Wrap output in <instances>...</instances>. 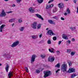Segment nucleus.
Instances as JSON below:
<instances>
[{
    "label": "nucleus",
    "mask_w": 78,
    "mask_h": 78,
    "mask_svg": "<svg viewBox=\"0 0 78 78\" xmlns=\"http://www.w3.org/2000/svg\"><path fill=\"white\" fill-rule=\"evenodd\" d=\"M67 66L66 64H63L62 65L61 70L62 72H67Z\"/></svg>",
    "instance_id": "f257e3e1"
},
{
    "label": "nucleus",
    "mask_w": 78,
    "mask_h": 78,
    "mask_svg": "<svg viewBox=\"0 0 78 78\" xmlns=\"http://www.w3.org/2000/svg\"><path fill=\"white\" fill-rule=\"evenodd\" d=\"M44 74V77L46 78L48 76L50 75H51V73L50 71H45L43 72Z\"/></svg>",
    "instance_id": "f03ea898"
},
{
    "label": "nucleus",
    "mask_w": 78,
    "mask_h": 78,
    "mask_svg": "<svg viewBox=\"0 0 78 78\" xmlns=\"http://www.w3.org/2000/svg\"><path fill=\"white\" fill-rule=\"evenodd\" d=\"M19 41H16L15 42H14L11 45V47L12 48H14V47H16L17 45H19Z\"/></svg>",
    "instance_id": "7ed1b4c3"
},
{
    "label": "nucleus",
    "mask_w": 78,
    "mask_h": 78,
    "mask_svg": "<svg viewBox=\"0 0 78 78\" xmlns=\"http://www.w3.org/2000/svg\"><path fill=\"white\" fill-rule=\"evenodd\" d=\"M55 58H54V57H52L51 56H49L48 59V61H50L51 62H53L54 61H55Z\"/></svg>",
    "instance_id": "20e7f679"
},
{
    "label": "nucleus",
    "mask_w": 78,
    "mask_h": 78,
    "mask_svg": "<svg viewBox=\"0 0 78 78\" xmlns=\"http://www.w3.org/2000/svg\"><path fill=\"white\" fill-rule=\"evenodd\" d=\"M36 56L35 55H32L31 60V62L32 64L34 62L35 59H36Z\"/></svg>",
    "instance_id": "39448f33"
},
{
    "label": "nucleus",
    "mask_w": 78,
    "mask_h": 78,
    "mask_svg": "<svg viewBox=\"0 0 78 78\" xmlns=\"http://www.w3.org/2000/svg\"><path fill=\"white\" fill-rule=\"evenodd\" d=\"M68 73H75V69L74 68H70L68 71Z\"/></svg>",
    "instance_id": "423d86ee"
},
{
    "label": "nucleus",
    "mask_w": 78,
    "mask_h": 78,
    "mask_svg": "<svg viewBox=\"0 0 78 78\" xmlns=\"http://www.w3.org/2000/svg\"><path fill=\"white\" fill-rule=\"evenodd\" d=\"M47 33L50 36H53V35H55V34L53 33V32L51 30H49L47 32Z\"/></svg>",
    "instance_id": "0eeeda50"
},
{
    "label": "nucleus",
    "mask_w": 78,
    "mask_h": 78,
    "mask_svg": "<svg viewBox=\"0 0 78 78\" xmlns=\"http://www.w3.org/2000/svg\"><path fill=\"white\" fill-rule=\"evenodd\" d=\"M58 6L59 8H61L62 9H63L65 8V6H64V4L63 3H60L58 5Z\"/></svg>",
    "instance_id": "6e6552de"
},
{
    "label": "nucleus",
    "mask_w": 78,
    "mask_h": 78,
    "mask_svg": "<svg viewBox=\"0 0 78 78\" xmlns=\"http://www.w3.org/2000/svg\"><path fill=\"white\" fill-rule=\"evenodd\" d=\"M37 25V22H34L33 24H32L31 26L34 29H36V26Z\"/></svg>",
    "instance_id": "1a4fd4ad"
},
{
    "label": "nucleus",
    "mask_w": 78,
    "mask_h": 78,
    "mask_svg": "<svg viewBox=\"0 0 78 78\" xmlns=\"http://www.w3.org/2000/svg\"><path fill=\"white\" fill-rule=\"evenodd\" d=\"M4 10H2V11L1 14H0V17H5L6 16V13L4 12Z\"/></svg>",
    "instance_id": "9d476101"
},
{
    "label": "nucleus",
    "mask_w": 78,
    "mask_h": 78,
    "mask_svg": "<svg viewBox=\"0 0 78 78\" xmlns=\"http://www.w3.org/2000/svg\"><path fill=\"white\" fill-rule=\"evenodd\" d=\"M35 15L36 17H38L39 19H41L42 20H44V18L42 17V16H41V15L37 14H36Z\"/></svg>",
    "instance_id": "9b49d317"
},
{
    "label": "nucleus",
    "mask_w": 78,
    "mask_h": 78,
    "mask_svg": "<svg viewBox=\"0 0 78 78\" xmlns=\"http://www.w3.org/2000/svg\"><path fill=\"white\" fill-rule=\"evenodd\" d=\"M62 37L63 39H66V40H68V37H67L66 35L64 34H62Z\"/></svg>",
    "instance_id": "f8f14e48"
},
{
    "label": "nucleus",
    "mask_w": 78,
    "mask_h": 78,
    "mask_svg": "<svg viewBox=\"0 0 78 78\" xmlns=\"http://www.w3.org/2000/svg\"><path fill=\"white\" fill-rule=\"evenodd\" d=\"M5 27V24H2L1 25V26L0 27V31L1 32H2V29H3V28H4Z\"/></svg>",
    "instance_id": "ddd939ff"
},
{
    "label": "nucleus",
    "mask_w": 78,
    "mask_h": 78,
    "mask_svg": "<svg viewBox=\"0 0 78 78\" xmlns=\"http://www.w3.org/2000/svg\"><path fill=\"white\" fill-rule=\"evenodd\" d=\"M6 72H8V70H9V65H7L6 66V67L5 68Z\"/></svg>",
    "instance_id": "4468645a"
},
{
    "label": "nucleus",
    "mask_w": 78,
    "mask_h": 78,
    "mask_svg": "<svg viewBox=\"0 0 78 78\" xmlns=\"http://www.w3.org/2000/svg\"><path fill=\"white\" fill-rule=\"evenodd\" d=\"M48 22H49V23H50L51 24H55V22H53L52 20H48Z\"/></svg>",
    "instance_id": "2eb2a0df"
},
{
    "label": "nucleus",
    "mask_w": 78,
    "mask_h": 78,
    "mask_svg": "<svg viewBox=\"0 0 78 78\" xmlns=\"http://www.w3.org/2000/svg\"><path fill=\"white\" fill-rule=\"evenodd\" d=\"M7 58L8 59H9V58H11V56H10V55H7L5 53L3 55V56H7Z\"/></svg>",
    "instance_id": "dca6fc26"
},
{
    "label": "nucleus",
    "mask_w": 78,
    "mask_h": 78,
    "mask_svg": "<svg viewBox=\"0 0 78 78\" xmlns=\"http://www.w3.org/2000/svg\"><path fill=\"white\" fill-rule=\"evenodd\" d=\"M29 11L30 12H34V10L33 9H32V7H30L29 9Z\"/></svg>",
    "instance_id": "f3484780"
},
{
    "label": "nucleus",
    "mask_w": 78,
    "mask_h": 78,
    "mask_svg": "<svg viewBox=\"0 0 78 78\" xmlns=\"http://www.w3.org/2000/svg\"><path fill=\"white\" fill-rule=\"evenodd\" d=\"M51 50L50 49H49V51L50 52H51V53H54V51H54V49H53V48H51Z\"/></svg>",
    "instance_id": "a211bd4d"
},
{
    "label": "nucleus",
    "mask_w": 78,
    "mask_h": 78,
    "mask_svg": "<svg viewBox=\"0 0 78 78\" xmlns=\"http://www.w3.org/2000/svg\"><path fill=\"white\" fill-rule=\"evenodd\" d=\"M53 19H55V20H59V17L58 16H53Z\"/></svg>",
    "instance_id": "6ab92c4d"
},
{
    "label": "nucleus",
    "mask_w": 78,
    "mask_h": 78,
    "mask_svg": "<svg viewBox=\"0 0 78 78\" xmlns=\"http://www.w3.org/2000/svg\"><path fill=\"white\" fill-rule=\"evenodd\" d=\"M70 29L72 31H74L75 29H76V27H70Z\"/></svg>",
    "instance_id": "aec40b11"
},
{
    "label": "nucleus",
    "mask_w": 78,
    "mask_h": 78,
    "mask_svg": "<svg viewBox=\"0 0 78 78\" xmlns=\"http://www.w3.org/2000/svg\"><path fill=\"white\" fill-rule=\"evenodd\" d=\"M66 12L67 13V14H70V9H67L66 10Z\"/></svg>",
    "instance_id": "412c9836"
},
{
    "label": "nucleus",
    "mask_w": 78,
    "mask_h": 78,
    "mask_svg": "<svg viewBox=\"0 0 78 78\" xmlns=\"http://www.w3.org/2000/svg\"><path fill=\"white\" fill-rule=\"evenodd\" d=\"M55 67H58V68H59L60 67V63H58L55 66Z\"/></svg>",
    "instance_id": "4be33fe9"
},
{
    "label": "nucleus",
    "mask_w": 78,
    "mask_h": 78,
    "mask_svg": "<svg viewBox=\"0 0 78 78\" xmlns=\"http://www.w3.org/2000/svg\"><path fill=\"white\" fill-rule=\"evenodd\" d=\"M31 37L33 39H35L37 38V36L34 35L32 36Z\"/></svg>",
    "instance_id": "5701e85b"
},
{
    "label": "nucleus",
    "mask_w": 78,
    "mask_h": 78,
    "mask_svg": "<svg viewBox=\"0 0 78 78\" xmlns=\"http://www.w3.org/2000/svg\"><path fill=\"white\" fill-rule=\"evenodd\" d=\"M37 1L39 3H42L44 2V0H37Z\"/></svg>",
    "instance_id": "b1692460"
},
{
    "label": "nucleus",
    "mask_w": 78,
    "mask_h": 78,
    "mask_svg": "<svg viewBox=\"0 0 78 78\" xmlns=\"http://www.w3.org/2000/svg\"><path fill=\"white\" fill-rule=\"evenodd\" d=\"M19 30L20 31H23L24 30V27H22Z\"/></svg>",
    "instance_id": "393cba45"
},
{
    "label": "nucleus",
    "mask_w": 78,
    "mask_h": 78,
    "mask_svg": "<svg viewBox=\"0 0 78 78\" xmlns=\"http://www.w3.org/2000/svg\"><path fill=\"white\" fill-rule=\"evenodd\" d=\"M77 75H76L75 74H72L71 76V78H73L74 77H75V76H77Z\"/></svg>",
    "instance_id": "a878e982"
},
{
    "label": "nucleus",
    "mask_w": 78,
    "mask_h": 78,
    "mask_svg": "<svg viewBox=\"0 0 78 78\" xmlns=\"http://www.w3.org/2000/svg\"><path fill=\"white\" fill-rule=\"evenodd\" d=\"M11 71H10L8 75V76L9 77V78H11Z\"/></svg>",
    "instance_id": "bb28decb"
},
{
    "label": "nucleus",
    "mask_w": 78,
    "mask_h": 78,
    "mask_svg": "<svg viewBox=\"0 0 78 78\" xmlns=\"http://www.w3.org/2000/svg\"><path fill=\"white\" fill-rule=\"evenodd\" d=\"M48 44H51V42L50 40H48Z\"/></svg>",
    "instance_id": "cd10ccee"
},
{
    "label": "nucleus",
    "mask_w": 78,
    "mask_h": 78,
    "mask_svg": "<svg viewBox=\"0 0 78 78\" xmlns=\"http://www.w3.org/2000/svg\"><path fill=\"white\" fill-rule=\"evenodd\" d=\"M41 24H39L37 26V29L38 30V29H40L41 28Z\"/></svg>",
    "instance_id": "c85d7f7f"
},
{
    "label": "nucleus",
    "mask_w": 78,
    "mask_h": 78,
    "mask_svg": "<svg viewBox=\"0 0 78 78\" xmlns=\"http://www.w3.org/2000/svg\"><path fill=\"white\" fill-rule=\"evenodd\" d=\"M75 52L72 51L71 52V56H74V55H75Z\"/></svg>",
    "instance_id": "c756f323"
},
{
    "label": "nucleus",
    "mask_w": 78,
    "mask_h": 78,
    "mask_svg": "<svg viewBox=\"0 0 78 78\" xmlns=\"http://www.w3.org/2000/svg\"><path fill=\"white\" fill-rule=\"evenodd\" d=\"M68 63L69 66H70L72 65V62H71L68 61Z\"/></svg>",
    "instance_id": "7c9ffc66"
},
{
    "label": "nucleus",
    "mask_w": 78,
    "mask_h": 78,
    "mask_svg": "<svg viewBox=\"0 0 78 78\" xmlns=\"http://www.w3.org/2000/svg\"><path fill=\"white\" fill-rule=\"evenodd\" d=\"M16 2L18 3H20L21 2L22 0H16Z\"/></svg>",
    "instance_id": "2f4dec72"
},
{
    "label": "nucleus",
    "mask_w": 78,
    "mask_h": 78,
    "mask_svg": "<svg viewBox=\"0 0 78 78\" xmlns=\"http://www.w3.org/2000/svg\"><path fill=\"white\" fill-rule=\"evenodd\" d=\"M49 8H50V5H47L46 6V9H48Z\"/></svg>",
    "instance_id": "473e14b6"
},
{
    "label": "nucleus",
    "mask_w": 78,
    "mask_h": 78,
    "mask_svg": "<svg viewBox=\"0 0 78 78\" xmlns=\"http://www.w3.org/2000/svg\"><path fill=\"white\" fill-rule=\"evenodd\" d=\"M25 69L26 70V72H29V71H28V68L27 67H25Z\"/></svg>",
    "instance_id": "72a5a7b5"
},
{
    "label": "nucleus",
    "mask_w": 78,
    "mask_h": 78,
    "mask_svg": "<svg viewBox=\"0 0 78 78\" xmlns=\"http://www.w3.org/2000/svg\"><path fill=\"white\" fill-rule=\"evenodd\" d=\"M57 39V38H56V37H53V41H56Z\"/></svg>",
    "instance_id": "f704fd0d"
},
{
    "label": "nucleus",
    "mask_w": 78,
    "mask_h": 78,
    "mask_svg": "<svg viewBox=\"0 0 78 78\" xmlns=\"http://www.w3.org/2000/svg\"><path fill=\"white\" fill-rule=\"evenodd\" d=\"M36 73H40V71L39 70H36Z\"/></svg>",
    "instance_id": "c9c22d12"
},
{
    "label": "nucleus",
    "mask_w": 78,
    "mask_h": 78,
    "mask_svg": "<svg viewBox=\"0 0 78 78\" xmlns=\"http://www.w3.org/2000/svg\"><path fill=\"white\" fill-rule=\"evenodd\" d=\"M57 11V9H56V8H55L53 9V12H56Z\"/></svg>",
    "instance_id": "e433bc0d"
},
{
    "label": "nucleus",
    "mask_w": 78,
    "mask_h": 78,
    "mask_svg": "<svg viewBox=\"0 0 78 78\" xmlns=\"http://www.w3.org/2000/svg\"><path fill=\"white\" fill-rule=\"evenodd\" d=\"M9 22H14V19H10L9 20Z\"/></svg>",
    "instance_id": "4c0bfd02"
},
{
    "label": "nucleus",
    "mask_w": 78,
    "mask_h": 78,
    "mask_svg": "<svg viewBox=\"0 0 78 78\" xmlns=\"http://www.w3.org/2000/svg\"><path fill=\"white\" fill-rule=\"evenodd\" d=\"M41 58H42V59H44L45 57V55H41Z\"/></svg>",
    "instance_id": "58836bf2"
},
{
    "label": "nucleus",
    "mask_w": 78,
    "mask_h": 78,
    "mask_svg": "<svg viewBox=\"0 0 78 78\" xmlns=\"http://www.w3.org/2000/svg\"><path fill=\"white\" fill-rule=\"evenodd\" d=\"M71 41L72 42H75V39L74 38H72Z\"/></svg>",
    "instance_id": "ea45409f"
},
{
    "label": "nucleus",
    "mask_w": 78,
    "mask_h": 78,
    "mask_svg": "<svg viewBox=\"0 0 78 78\" xmlns=\"http://www.w3.org/2000/svg\"><path fill=\"white\" fill-rule=\"evenodd\" d=\"M12 11H11L8 12H6V13H7V14H9L10 13H12Z\"/></svg>",
    "instance_id": "a19ab883"
},
{
    "label": "nucleus",
    "mask_w": 78,
    "mask_h": 78,
    "mask_svg": "<svg viewBox=\"0 0 78 78\" xmlns=\"http://www.w3.org/2000/svg\"><path fill=\"white\" fill-rule=\"evenodd\" d=\"M67 42L68 43V44H70V41L69 40H68L67 41Z\"/></svg>",
    "instance_id": "79ce46f5"
},
{
    "label": "nucleus",
    "mask_w": 78,
    "mask_h": 78,
    "mask_svg": "<svg viewBox=\"0 0 78 78\" xmlns=\"http://www.w3.org/2000/svg\"><path fill=\"white\" fill-rule=\"evenodd\" d=\"M19 23H21V22H22V20H21V19H19Z\"/></svg>",
    "instance_id": "37998d69"
},
{
    "label": "nucleus",
    "mask_w": 78,
    "mask_h": 78,
    "mask_svg": "<svg viewBox=\"0 0 78 78\" xmlns=\"http://www.w3.org/2000/svg\"><path fill=\"white\" fill-rule=\"evenodd\" d=\"M56 53H57V54L58 55H59L60 53V52L59 51H57L56 52Z\"/></svg>",
    "instance_id": "c03bdc74"
},
{
    "label": "nucleus",
    "mask_w": 78,
    "mask_h": 78,
    "mask_svg": "<svg viewBox=\"0 0 78 78\" xmlns=\"http://www.w3.org/2000/svg\"><path fill=\"white\" fill-rule=\"evenodd\" d=\"M53 1H54L53 0H50L49 1L48 3H50L51 2H52Z\"/></svg>",
    "instance_id": "a18cd8bd"
},
{
    "label": "nucleus",
    "mask_w": 78,
    "mask_h": 78,
    "mask_svg": "<svg viewBox=\"0 0 78 78\" xmlns=\"http://www.w3.org/2000/svg\"><path fill=\"white\" fill-rule=\"evenodd\" d=\"M61 42H62V41H58V44L59 45H60V44H61Z\"/></svg>",
    "instance_id": "49530a36"
},
{
    "label": "nucleus",
    "mask_w": 78,
    "mask_h": 78,
    "mask_svg": "<svg viewBox=\"0 0 78 78\" xmlns=\"http://www.w3.org/2000/svg\"><path fill=\"white\" fill-rule=\"evenodd\" d=\"M71 50L70 49H67V52H69V53H70V52L71 51Z\"/></svg>",
    "instance_id": "de8ad7c7"
},
{
    "label": "nucleus",
    "mask_w": 78,
    "mask_h": 78,
    "mask_svg": "<svg viewBox=\"0 0 78 78\" xmlns=\"http://www.w3.org/2000/svg\"><path fill=\"white\" fill-rule=\"evenodd\" d=\"M61 20H65V19H64V18L62 17H61Z\"/></svg>",
    "instance_id": "09e8293b"
},
{
    "label": "nucleus",
    "mask_w": 78,
    "mask_h": 78,
    "mask_svg": "<svg viewBox=\"0 0 78 78\" xmlns=\"http://www.w3.org/2000/svg\"><path fill=\"white\" fill-rule=\"evenodd\" d=\"M42 34H41L39 36V38H41V37H42Z\"/></svg>",
    "instance_id": "8fccbe9b"
},
{
    "label": "nucleus",
    "mask_w": 78,
    "mask_h": 78,
    "mask_svg": "<svg viewBox=\"0 0 78 78\" xmlns=\"http://www.w3.org/2000/svg\"><path fill=\"white\" fill-rule=\"evenodd\" d=\"M60 70V69H58L57 71H56V73H58V72H59V71Z\"/></svg>",
    "instance_id": "3c124183"
},
{
    "label": "nucleus",
    "mask_w": 78,
    "mask_h": 78,
    "mask_svg": "<svg viewBox=\"0 0 78 78\" xmlns=\"http://www.w3.org/2000/svg\"><path fill=\"white\" fill-rule=\"evenodd\" d=\"M50 6L51 8H52V7H53V4H52L51 5H50Z\"/></svg>",
    "instance_id": "603ef678"
},
{
    "label": "nucleus",
    "mask_w": 78,
    "mask_h": 78,
    "mask_svg": "<svg viewBox=\"0 0 78 78\" xmlns=\"http://www.w3.org/2000/svg\"><path fill=\"white\" fill-rule=\"evenodd\" d=\"M73 2L74 3H76V0H74Z\"/></svg>",
    "instance_id": "864d4df0"
},
{
    "label": "nucleus",
    "mask_w": 78,
    "mask_h": 78,
    "mask_svg": "<svg viewBox=\"0 0 78 78\" xmlns=\"http://www.w3.org/2000/svg\"><path fill=\"white\" fill-rule=\"evenodd\" d=\"M13 7H15L16 6V5L15 4H13L12 5Z\"/></svg>",
    "instance_id": "5fc2aeb1"
},
{
    "label": "nucleus",
    "mask_w": 78,
    "mask_h": 78,
    "mask_svg": "<svg viewBox=\"0 0 78 78\" xmlns=\"http://www.w3.org/2000/svg\"><path fill=\"white\" fill-rule=\"evenodd\" d=\"M67 14H68V13H67H67H64L65 16H67Z\"/></svg>",
    "instance_id": "6e6d98bb"
},
{
    "label": "nucleus",
    "mask_w": 78,
    "mask_h": 78,
    "mask_svg": "<svg viewBox=\"0 0 78 78\" xmlns=\"http://www.w3.org/2000/svg\"><path fill=\"white\" fill-rule=\"evenodd\" d=\"M77 12L78 13V7L77 8Z\"/></svg>",
    "instance_id": "4d7b16f0"
},
{
    "label": "nucleus",
    "mask_w": 78,
    "mask_h": 78,
    "mask_svg": "<svg viewBox=\"0 0 78 78\" xmlns=\"http://www.w3.org/2000/svg\"><path fill=\"white\" fill-rule=\"evenodd\" d=\"M41 43H44V40H41Z\"/></svg>",
    "instance_id": "13d9d810"
},
{
    "label": "nucleus",
    "mask_w": 78,
    "mask_h": 78,
    "mask_svg": "<svg viewBox=\"0 0 78 78\" xmlns=\"http://www.w3.org/2000/svg\"><path fill=\"white\" fill-rule=\"evenodd\" d=\"M40 11V9H38L37 10H36V11Z\"/></svg>",
    "instance_id": "bf43d9fd"
},
{
    "label": "nucleus",
    "mask_w": 78,
    "mask_h": 78,
    "mask_svg": "<svg viewBox=\"0 0 78 78\" xmlns=\"http://www.w3.org/2000/svg\"><path fill=\"white\" fill-rule=\"evenodd\" d=\"M42 43V41H41L39 42V44H41Z\"/></svg>",
    "instance_id": "052dcab7"
},
{
    "label": "nucleus",
    "mask_w": 78,
    "mask_h": 78,
    "mask_svg": "<svg viewBox=\"0 0 78 78\" xmlns=\"http://www.w3.org/2000/svg\"><path fill=\"white\" fill-rule=\"evenodd\" d=\"M9 0H4V1H5V2H8Z\"/></svg>",
    "instance_id": "680f3d73"
},
{
    "label": "nucleus",
    "mask_w": 78,
    "mask_h": 78,
    "mask_svg": "<svg viewBox=\"0 0 78 78\" xmlns=\"http://www.w3.org/2000/svg\"><path fill=\"white\" fill-rule=\"evenodd\" d=\"M49 30L48 28H47L46 29V30Z\"/></svg>",
    "instance_id": "e2e57ef3"
},
{
    "label": "nucleus",
    "mask_w": 78,
    "mask_h": 78,
    "mask_svg": "<svg viewBox=\"0 0 78 78\" xmlns=\"http://www.w3.org/2000/svg\"><path fill=\"white\" fill-rule=\"evenodd\" d=\"M14 25V23H13L12 24V27H13Z\"/></svg>",
    "instance_id": "0e129e2a"
},
{
    "label": "nucleus",
    "mask_w": 78,
    "mask_h": 78,
    "mask_svg": "<svg viewBox=\"0 0 78 78\" xmlns=\"http://www.w3.org/2000/svg\"><path fill=\"white\" fill-rule=\"evenodd\" d=\"M69 0H64V1H68Z\"/></svg>",
    "instance_id": "69168bd1"
},
{
    "label": "nucleus",
    "mask_w": 78,
    "mask_h": 78,
    "mask_svg": "<svg viewBox=\"0 0 78 78\" xmlns=\"http://www.w3.org/2000/svg\"><path fill=\"white\" fill-rule=\"evenodd\" d=\"M2 66V64L0 63V66Z\"/></svg>",
    "instance_id": "338daca9"
},
{
    "label": "nucleus",
    "mask_w": 78,
    "mask_h": 78,
    "mask_svg": "<svg viewBox=\"0 0 78 78\" xmlns=\"http://www.w3.org/2000/svg\"><path fill=\"white\" fill-rule=\"evenodd\" d=\"M35 11H37V10H36H36H35Z\"/></svg>",
    "instance_id": "774afa93"
}]
</instances>
